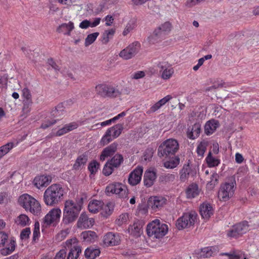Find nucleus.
<instances>
[{
	"label": "nucleus",
	"mask_w": 259,
	"mask_h": 259,
	"mask_svg": "<svg viewBox=\"0 0 259 259\" xmlns=\"http://www.w3.org/2000/svg\"><path fill=\"white\" fill-rule=\"evenodd\" d=\"M145 76V73L143 71H138L136 72H134L131 75V78L132 79H138L144 77Z\"/></svg>",
	"instance_id": "62"
},
{
	"label": "nucleus",
	"mask_w": 259,
	"mask_h": 259,
	"mask_svg": "<svg viewBox=\"0 0 259 259\" xmlns=\"http://www.w3.org/2000/svg\"><path fill=\"white\" fill-rule=\"evenodd\" d=\"M219 175L215 172H213L210 178V180L207 181V187L211 189L217 184L219 179Z\"/></svg>",
	"instance_id": "45"
},
{
	"label": "nucleus",
	"mask_w": 259,
	"mask_h": 259,
	"mask_svg": "<svg viewBox=\"0 0 259 259\" xmlns=\"http://www.w3.org/2000/svg\"><path fill=\"white\" fill-rule=\"evenodd\" d=\"M205 161L209 167L218 166L220 163V160L213 157L211 152H209L205 158Z\"/></svg>",
	"instance_id": "41"
},
{
	"label": "nucleus",
	"mask_w": 259,
	"mask_h": 259,
	"mask_svg": "<svg viewBox=\"0 0 259 259\" xmlns=\"http://www.w3.org/2000/svg\"><path fill=\"white\" fill-rule=\"evenodd\" d=\"M63 246L69 250L67 259H77L81 252V247L76 238L67 240L63 243Z\"/></svg>",
	"instance_id": "7"
},
{
	"label": "nucleus",
	"mask_w": 259,
	"mask_h": 259,
	"mask_svg": "<svg viewBox=\"0 0 259 259\" xmlns=\"http://www.w3.org/2000/svg\"><path fill=\"white\" fill-rule=\"evenodd\" d=\"M172 99V97L170 95H167L159 101L155 103L153 105L150 109L146 112L147 114H151L157 111L158 110L161 108L162 106L164 105L167 102L169 101Z\"/></svg>",
	"instance_id": "24"
},
{
	"label": "nucleus",
	"mask_w": 259,
	"mask_h": 259,
	"mask_svg": "<svg viewBox=\"0 0 259 259\" xmlns=\"http://www.w3.org/2000/svg\"><path fill=\"white\" fill-rule=\"evenodd\" d=\"M100 254V249L92 246L87 248L84 251V255L88 259H95Z\"/></svg>",
	"instance_id": "33"
},
{
	"label": "nucleus",
	"mask_w": 259,
	"mask_h": 259,
	"mask_svg": "<svg viewBox=\"0 0 259 259\" xmlns=\"http://www.w3.org/2000/svg\"><path fill=\"white\" fill-rule=\"evenodd\" d=\"M65 126L66 129L67 130L68 132H69L70 131H71L77 128V127L78 126V124L75 122H73L67 124Z\"/></svg>",
	"instance_id": "64"
},
{
	"label": "nucleus",
	"mask_w": 259,
	"mask_h": 259,
	"mask_svg": "<svg viewBox=\"0 0 259 259\" xmlns=\"http://www.w3.org/2000/svg\"><path fill=\"white\" fill-rule=\"evenodd\" d=\"M236 226L238 229L239 232L241 236L243 234L246 233L249 230V225L247 221H243L241 223L236 224Z\"/></svg>",
	"instance_id": "47"
},
{
	"label": "nucleus",
	"mask_w": 259,
	"mask_h": 259,
	"mask_svg": "<svg viewBox=\"0 0 259 259\" xmlns=\"http://www.w3.org/2000/svg\"><path fill=\"white\" fill-rule=\"evenodd\" d=\"M114 168L115 167L108 161L104 166L103 174L106 176H109L113 172Z\"/></svg>",
	"instance_id": "53"
},
{
	"label": "nucleus",
	"mask_w": 259,
	"mask_h": 259,
	"mask_svg": "<svg viewBox=\"0 0 259 259\" xmlns=\"http://www.w3.org/2000/svg\"><path fill=\"white\" fill-rule=\"evenodd\" d=\"M176 178V176L172 174H163L159 177V181L162 183H167L173 182Z\"/></svg>",
	"instance_id": "42"
},
{
	"label": "nucleus",
	"mask_w": 259,
	"mask_h": 259,
	"mask_svg": "<svg viewBox=\"0 0 259 259\" xmlns=\"http://www.w3.org/2000/svg\"><path fill=\"white\" fill-rule=\"evenodd\" d=\"M61 210L60 208H55L51 209L44 218V223L47 226L55 225L60 218Z\"/></svg>",
	"instance_id": "13"
},
{
	"label": "nucleus",
	"mask_w": 259,
	"mask_h": 259,
	"mask_svg": "<svg viewBox=\"0 0 259 259\" xmlns=\"http://www.w3.org/2000/svg\"><path fill=\"white\" fill-rule=\"evenodd\" d=\"M117 144L115 143H113L105 148L101 154L100 157V160L103 161L107 157L114 154L117 150Z\"/></svg>",
	"instance_id": "25"
},
{
	"label": "nucleus",
	"mask_w": 259,
	"mask_h": 259,
	"mask_svg": "<svg viewBox=\"0 0 259 259\" xmlns=\"http://www.w3.org/2000/svg\"><path fill=\"white\" fill-rule=\"evenodd\" d=\"M199 193L198 187L196 184H192L188 188L186 194L188 198H192L196 197Z\"/></svg>",
	"instance_id": "39"
},
{
	"label": "nucleus",
	"mask_w": 259,
	"mask_h": 259,
	"mask_svg": "<svg viewBox=\"0 0 259 259\" xmlns=\"http://www.w3.org/2000/svg\"><path fill=\"white\" fill-rule=\"evenodd\" d=\"M112 166L119 167L123 161V156L119 154H115L110 160H108Z\"/></svg>",
	"instance_id": "40"
},
{
	"label": "nucleus",
	"mask_w": 259,
	"mask_h": 259,
	"mask_svg": "<svg viewBox=\"0 0 259 259\" xmlns=\"http://www.w3.org/2000/svg\"><path fill=\"white\" fill-rule=\"evenodd\" d=\"M74 28L73 22L69 21L68 23H64L60 25L57 28V32L65 35L70 36L71 31Z\"/></svg>",
	"instance_id": "21"
},
{
	"label": "nucleus",
	"mask_w": 259,
	"mask_h": 259,
	"mask_svg": "<svg viewBox=\"0 0 259 259\" xmlns=\"http://www.w3.org/2000/svg\"><path fill=\"white\" fill-rule=\"evenodd\" d=\"M157 66L159 69L161 77L163 79H169L174 73L173 68L168 62H160L158 64Z\"/></svg>",
	"instance_id": "14"
},
{
	"label": "nucleus",
	"mask_w": 259,
	"mask_h": 259,
	"mask_svg": "<svg viewBox=\"0 0 259 259\" xmlns=\"http://www.w3.org/2000/svg\"><path fill=\"white\" fill-rule=\"evenodd\" d=\"M214 250V247L212 246L205 247L202 249L201 255L205 257H209L212 256Z\"/></svg>",
	"instance_id": "55"
},
{
	"label": "nucleus",
	"mask_w": 259,
	"mask_h": 259,
	"mask_svg": "<svg viewBox=\"0 0 259 259\" xmlns=\"http://www.w3.org/2000/svg\"><path fill=\"white\" fill-rule=\"evenodd\" d=\"M95 91L98 95L103 98H115L121 95L117 87L111 84H99L96 86Z\"/></svg>",
	"instance_id": "6"
},
{
	"label": "nucleus",
	"mask_w": 259,
	"mask_h": 259,
	"mask_svg": "<svg viewBox=\"0 0 259 259\" xmlns=\"http://www.w3.org/2000/svg\"><path fill=\"white\" fill-rule=\"evenodd\" d=\"M66 256L65 249H61L56 255L54 259H65Z\"/></svg>",
	"instance_id": "63"
},
{
	"label": "nucleus",
	"mask_w": 259,
	"mask_h": 259,
	"mask_svg": "<svg viewBox=\"0 0 259 259\" xmlns=\"http://www.w3.org/2000/svg\"><path fill=\"white\" fill-rule=\"evenodd\" d=\"M99 164L96 161L91 162L88 166V169L91 174L96 172L99 168Z\"/></svg>",
	"instance_id": "58"
},
{
	"label": "nucleus",
	"mask_w": 259,
	"mask_h": 259,
	"mask_svg": "<svg viewBox=\"0 0 259 259\" xmlns=\"http://www.w3.org/2000/svg\"><path fill=\"white\" fill-rule=\"evenodd\" d=\"M94 224V220L90 218L84 212H82L77 221L76 225L78 228L81 229H88L92 227Z\"/></svg>",
	"instance_id": "16"
},
{
	"label": "nucleus",
	"mask_w": 259,
	"mask_h": 259,
	"mask_svg": "<svg viewBox=\"0 0 259 259\" xmlns=\"http://www.w3.org/2000/svg\"><path fill=\"white\" fill-rule=\"evenodd\" d=\"M51 181V179L49 176L42 175L36 177L33 180V183L36 187L40 189L48 185Z\"/></svg>",
	"instance_id": "26"
},
{
	"label": "nucleus",
	"mask_w": 259,
	"mask_h": 259,
	"mask_svg": "<svg viewBox=\"0 0 259 259\" xmlns=\"http://www.w3.org/2000/svg\"><path fill=\"white\" fill-rule=\"evenodd\" d=\"M120 238L118 234L112 232H108L105 234L103 238V243L106 246L117 245L120 243Z\"/></svg>",
	"instance_id": "17"
},
{
	"label": "nucleus",
	"mask_w": 259,
	"mask_h": 259,
	"mask_svg": "<svg viewBox=\"0 0 259 259\" xmlns=\"http://www.w3.org/2000/svg\"><path fill=\"white\" fill-rule=\"evenodd\" d=\"M128 220V214L127 213L121 214L118 218L116 220L115 223L119 226L126 223Z\"/></svg>",
	"instance_id": "51"
},
{
	"label": "nucleus",
	"mask_w": 259,
	"mask_h": 259,
	"mask_svg": "<svg viewBox=\"0 0 259 259\" xmlns=\"http://www.w3.org/2000/svg\"><path fill=\"white\" fill-rule=\"evenodd\" d=\"M105 193L108 196L115 194L118 195L120 198H126L127 197L128 190L121 183H113L107 186Z\"/></svg>",
	"instance_id": "9"
},
{
	"label": "nucleus",
	"mask_w": 259,
	"mask_h": 259,
	"mask_svg": "<svg viewBox=\"0 0 259 259\" xmlns=\"http://www.w3.org/2000/svg\"><path fill=\"white\" fill-rule=\"evenodd\" d=\"M19 204L26 211L34 215H39L41 212V206L39 202L28 194L21 195L18 199Z\"/></svg>",
	"instance_id": "3"
},
{
	"label": "nucleus",
	"mask_w": 259,
	"mask_h": 259,
	"mask_svg": "<svg viewBox=\"0 0 259 259\" xmlns=\"http://www.w3.org/2000/svg\"><path fill=\"white\" fill-rule=\"evenodd\" d=\"M141 44L138 41L130 44L119 53V56L123 60H129L135 57L140 51Z\"/></svg>",
	"instance_id": "11"
},
{
	"label": "nucleus",
	"mask_w": 259,
	"mask_h": 259,
	"mask_svg": "<svg viewBox=\"0 0 259 259\" xmlns=\"http://www.w3.org/2000/svg\"><path fill=\"white\" fill-rule=\"evenodd\" d=\"M157 178L156 171L153 169H147L144 175V183L147 187H150L155 182Z\"/></svg>",
	"instance_id": "18"
},
{
	"label": "nucleus",
	"mask_w": 259,
	"mask_h": 259,
	"mask_svg": "<svg viewBox=\"0 0 259 259\" xmlns=\"http://www.w3.org/2000/svg\"><path fill=\"white\" fill-rule=\"evenodd\" d=\"M31 231L29 228H26L23 229L20 233V238L21 239H27L29 235L30 234Z\"/></svg>",
	"instance_id": "60"
},
{
	"label": "nucleus",
	"mask_w": 259,
	"mask_h": 259,
	"mask_svg": "<svg viewBox=\"0 0 259 259\" xmlns=\"http://www.w3.org/2000/svg\"><path fill=\"white\" fill-rule=\"evenodd\" d=\"M115 32V29L113 28L105 30L102 35V43L104 45L107 44L110 39L113 38Z\"/></svg>",
	"instance_id": "36"
},
{
	"label": "nucleus",
	"mask_w": 259,
	"mask_h": 259,
	"mask_svg": "<svg viewBox=\"0 0 259 259\" xmlns=\"http://www.w3.org/2000/svg\"><path fill=\"white\" fill-rule=\"evenodd\" d=\"M88 161V157L84 154L81 155L76 159L73 167L75 170L82 169Z\"/></svg>",
	"instance_id": "34"
},
{
	"label": "nucleus",
	"mask_w": 259,
	"mask_h": 259,
	"mask_svg": "<svg viewBox=\"0 0 259 259\" xmlns=\"http://www.w3.org/2000/svg\"><path fill=\"white\" fill-rule=\"evenodd\" d=\"M166 33L158 26L153 31L152 34L148 37L149 41L155 44L164 39Z\"/></svg>",
	"instance_id": "20"
},
{
	"label": "nucleus",
	"mask_w": 259,
	"mask_h": 259,
	"mask_svg": "<svg viewBox=\"0 0 259 259\" xmlns=\"http://www.w3.org/2000/svg\"><path fill=\"white\" fill-rule=\"evenodd\" d=\"M179 145L178 141L174 139L164 141L158 147V155L159 157H167L175 154L178 151Z\"/></svg>",
	"instance_id": "5"
},
{
	"label": "nucleus",
	"mask_w": 259,
	"mask_h": 259,
	"mask_svg": "<svg viewBox=\"0 0 259 259\" xmlns=\"http://www.w3.org/2000/svg\"><path fill=\"white\" fill-rule=\"evenodd\" d=\"M82 208L80 201L67 200L64 203L63 220L65 224L75 221Z\"/></svg>",
	"instance_id": "1"
},
{
	"label": "nucleus",
	"mask_w": 259,
	"mask_h": 259,
	"mask_svg": "<svg viewBox=\"0 0 259 259\" xmlns=\"http://www.w3.org/2000/svg\"><path fill=\"white\" fill-rule=\"evenodd\" d=\"M80 236L83 241L88 243L94 242L97 238L96 233L90 230L83 231L81 233Z\"/></svg>",
	"instance_id": "30"
},
{
	"label": "nucleus",
	"mask_w": 259,
	"mask_h": 259,
	"mask_svg": "<svg viewBox=\"0 0 259 259\" xmlns=\"http://www.w3.org/2000/svg\"><path fill=\"white\" fill-rule=\"evenodd\" d=\"M162 30L167 35L171 30V25L169 22H165L159 26Z\"/></svg>",
	"instance_id": "57"
},
{
	"label": "nucleus",
	"mask_w": 259,
	"mask_h": 259,
	"mask_svg": "<svg viewBox=\"0 0 259 259\" xmlns=\"http://www.w3.org/2000/svg\"><path fill=\"white\" fill-rule=\"evenodd\" d=\"M197 214L194 211L185 213L176 222V226L179 230H183L193 226L196 221Z\"/></svg>",
	"instance_id": "8"
},
{
	"label": "nucleus",
	"mask_w": 259,
	"mask_h": 259,
	"mask_svg": "<svg viewBox=\"0 0 259 259\" xmlns=\"http://www.w3.org/2000/svg\"><path fill=\"white\" fill-rule=\"evenodd\" d=\"M227 236L230 238H236L241 236V234L239 232L236 225H234L232 228L227 232Z\"/></svg>",
	"instance_id": "50"
},
{
	"label": "nucleus",
	"mask_w": 259,
	"mask_h": 259,
	"mask_svg": "<svg viewBox=\"0 0 259 259\" xmlns=\"http://www.w3.org/2000/svg\"><path fill=\"white\" fill-rule=\"evenodd\" d=\"M236 183H225L221 185L218 192V198L222 201H227L234 195Z\"/></svg>",
	"instance_id": "10"
},
{
	"label": "nucleus",
	"mask_w": 259,
	"mask_h": 259,
	"mask_svg": "<svg viewBox=\"0 0 259 259\" xmlns=\"http://www.w3.org/2000/svg\"><path fill=\"white\" fill-rule=\"evenodd\" d=\"M143 225L139 221H136L128 227V231L131 235L135 237H139L142 233Z\"/></svg>",
	"instance_id": "27"
},
{
	"label": "nucleus",
	"mask_w": 259,
	"mask_h": 259,
	"mask_svg": "<svg viewBox=\"0 0 259 259\" xmlns=\"http://www.w3.org/2000/svg\"><path fill=\"white\" fill-rule=\"evenodd\" d=\"M213 209L209 203L205 202L200 205V213L205 220H208L213 214Z\"/></svg>",
	"instance_id": "22"
},
{
	"label": "nucleus",
	"mask_w": 259,
	"mask_h": 259,
	"mask_svg": "<svg viewBox=\"0 0 259 259\" xmlns=\"http://www.w3.org/2000/svg\"><path fill=\"white\" fill-rule=\"evenodd\" d=\"M207 143L204 141L201 142L198 145L196 152L198 156L202 157L204 155L205 152L206 150Z\"/></svg>",
	"instance_id": "48"
},
{
	"label": "nucleus",
	"mask_w": 259,
	"mask_h": 259,
	"mask_svg": "<svg viewBox=\"0 0 259 259\" xmlns=\"http://www.w3.org/2000/svg\"><path fill=\"white\" fill-rule=\"evenodd\" d=\"M102 205L103 201L97 200H93L89 203V210L92 213H96L100 210Z\"/></svg>",
	"instance_id": "32"
},
{
	"label": "nucleus",
	"mask_w": 259,
	"mask_h": 259,
	"mask_svg": "<svg viewBox=\"0 0 259 259\" xmlns=\"http://www.w3.org/2000/svg\"><path fill=\"white\" fill-rule=\"evenodd\" d=\"M143 169L142 166H138L129 175L128 182L131 186H136L141 181Z\"/></svg>",
	"instance_id": "15"
},
{
	"label": "nucleus",
	"mask_w": 259,
	"mask_h": 259,
	"mask_svg": "<svg viewBox=\"0 0 259 259\" xmlns=\"http://www.w3.org/2000/svg\"><path fill=\"white\" fill-rule=\"evenodd\" d=\"M146 231L149 237L159 239L166 234L168 227L166 225L161 223L159 220L156 219L148 224Z\"/></svg>",
	"instance_id": "4"
},
{
	"label": "nucleus",
	"mask_w": 259,
	"mask_h": 259,
	"mask_svg": "<svg viewBox=\"0 0 259 259\" xmlns=\"http://www.w3.org/2000/svg\"><path fill=\"white\" fill-rule=\"evenodd\" d=\"M200 132L201 125L199 123H196L191 128L189 127L188 129V137L190 139L194 140L199 136Z\"/></svg>",
	"instance_id": "29"
},
{
	"label": "nucleus",
	"mask_w": 259,
	"mask_h": 259,
	"mask_svg": "<svg viewBox=\"0 0 259 259\" xmlns=\"http://www.w3.org/2000/svg\"><path fill=\"white\" fill-rule=\"evenodd\" d=\"M99 35V33L98 32L89 34L85 39V46L88 47L93 44L96 40Z\"/></svg>",
	"instance_id": "49"
},
{
	"label": "nucleus",
	"mask_w": 259,
	"mask_h": 259,
	"mask_svg": "<svg viewBox=\"0 0 259 259\" xmlns=\"http://www.w3.org/2000/svg\"><path fill=\"white\" fill-rule=\"evenodd\" d=\"M123 129V125L121 124H117L109 128L107 131H110L109 134L114 139L117 138L121 133Z\"/></svg>",
	"instance_id": "37"
},
{
	"label": "nucleus",
	"mask_w": 259,
	"mask_h": 259,
	"mask_svg": "<svg viewBox=\"0 0 259 259\" xmlns=\"http://www.w3.org/2000/svg\"><path fill=\"white\" fill-rule=\"evenodd\" d=\"M113 210V205L111 203H108L105 204L103 202V205L101 207V214L104 217H108L111 214Z\"/></svg>",
	"instance_id": "38"
},
{
	"label": "nucleus",
	"mask_w": 259,
	"mask_h": 259,
	"mask_svg": "<svg viewBox=\"0 0 259 259\" xmlns=\"http://www.w3.org/2000/svg\"><path fill=\"white\" fill-rule=\"evenodd\" d=\"M191 171V168L190 166L189 162L184 164L182 169L180 171V179L181 181L183 182L186 181L189 177Z\"/></svg>",
	"instance_id": "31"
},
{
	"label": "nucleus",
	"mask_w": 259,
	"mask_h": 259,
	"mask_svg": "<svg viewBox=\"0 0 259 259\" xmlns=\"http://www.w3.org/2000/svg\"><path fill=\"white\" fill-rule=\"evenodd\" d=\"M109 132L110 131H107L105 135L101 139L100 144L101 145L104 146L107 145L114 139L111 136V134H109Z\"/></svg>",
	"instance_id": "52"
},
{
	"label": "nucleus",
	"mask_w": 259,
	"mask_h": 259,
	"mask_svg": "<svg viewBox=\"0 0 259 259\" xmlns=\"http://www.w3.org/2000/svg\"><path fill=\"white\" fill-rule=\"evenodd\" d=\"M23 98V110L28 109L32 104V96L30 90L25 88L22 90Z\"/></svg>",
	"instance_id": "23"
},
{
	"label": "nucleus",
	"mask_w": 259,
	"mask_h": 259,
	"mask_svg": "<svg viewBox=\"0 0 259 259\" xmlns=\"http://www.w3.org/2000/svg\"><path fill=\"white\" fill-rule=\"evenodd\" d=\"M206 0H186L185 6L188 8H192L196 6L200 5Z\"/></svg>",
	"instance_id": "54"
},
{
	"label": "nucleus",
	"mask_w": 259,
	"mask_h": 259,
	"mask_svg": "<svg viewBox=\"0 0 259 259\" xmlns=\"http://www.w3.org/2000/svg\"><path fill=\"white\" fill-rule=\"evenodd\" d=\"M29 218L25 214H21L15 220V223L21 227H25L30 224Z\"/></svg>",
	"instance_id": "35"
},
{
	"label": "nucleus",
	"mask_w": 259,
	"mask_h": 259,
	"mask_svg": "<svg viewBox=\"0 0 259 259\" xmlns=\"http://www.w3.org/2000/svg\"><path fill=\"white\" fill-rule=\"evenodd\" d=\"M63 195L64 190L61 185L53 184L49 186L44 192V202L48 206H54L61 200Z\"/></svg>",
	"instance_id": "2"
},
{
	"label": "nucleus",
	"mask_w": 259,
	"mask_h": 259,
	"mask_svg": "<svg viewBox=\"0 0 259 259\" xmlns=\"http://www.w3.org/2000/svg\"><path fill=\"white\" fill-rule=\"evenodd\" d=\"M136 22L135 20H130L125 26L122 32V35L123 36H126L136 28Z\"/></svg>",
	"instance_id": "43"
},
{
	"label": "nucleus",
	"mask_w": 259,
	"mask_h": 259,
	"mask_svg": "<svg viewBox=\"0 0 259 259\" xmlns=\"http://www.w3.org/2000/svg\"><path fill=\"white\" fill-rule=\"evenodd\" d=\"M223 255L228 256L229 259H240L242 257V254L239 251H233L230 253H224Z\"/></svg>",
	"instance_id": "56"
},
{
	"label": "nucleus",
	"mask_w": 259,
	"mask_h": 259,
	"mask_svg": "<svg viewBox=\"0 0 259 259\" xmlns=\"http://www.w3.org/2000/svg\"><path fill=\"white\" fill-rule=\"evenodd\" d=\"M8 240V235L4 232H0V247L4 246ZM16 245L14 238H10L8 246L1 250V254L5 256L11 254L15 250Z\"/></svg>",
	"instance_id": "12"
},
{
	"label": "nucleus",
	"mask_w": 259,
	"mask_h": 259,
	"mask_svg": "<svg viewBox=\"0 0 259 259\" xmlns=\"http://www.w3.org/2000/svg\"><path fill=\"white\" fill-rule=\"evenodd\" d=\"M16 145L14 144V143L9 142L6 144L0 147V153H1L3 156H5Z\"/></svg>",
	"instance_id": "46"
},
{
	"label": "nucleus",
	"mask_w": 259,
	"mask_h": 259,
	"mask_svg": "<svg viewBox=\"0 0 259 259\" xmlns=\"http://www.w3.org/2000/svg\"><path fill=\"white\" fill-rule=\"evenodd\" d=\"M180 163V158L176 157L169 161H165L164 163V166L166 168L172 169L176 167Z\"/></svg>",
	"instance_id": "44"
},
{
	"label": "nucleus",
	"mask_w": 259,
	"mask_h": 259,
	"mask_svg": "<svg viewBox=\"0 0 259 259\" xmlns=\"http://www.w3.org/2000/svg\"><path fill=\"white\" fill-rule=\"evenodd\" d=\"M166 199L162 196H153L149 199V203L152 209L157 211L162 207L166 203Z\"/></svg>",
	"instance_id": "19"
},
{
	"label": "nucleus",
	"mask_w": 259,
	"mask_h": 259,
	"mask_svg": "<svg viewBox=\"0 0 259 259\" xmlns=\"http://www.w3.org/2000/svg\"><path fill=\"white\" fill-rule=\"evenodd\" d=\"M39 234V223L38 222H35L34 225V229L33 231V239L35 240L36 238H38Z\"/></svg>",
	"instance_id": "59"
},
{
	"label": "nucleus",
	"mask_w": 259,
	"mask_h": 259,
	"mask_svg": "<svg viewBox=\"0 0 259 259\" xmlns=\"http://www.w3.org/2000/svg\"><path fill=\"white\" fill-rule=\"evenodd\" d=\"M219 122L215 119H211L207 121L204 126L205 133L207 135L212 134L219 126Z\"/></svg>",
	"instance_id": "28"
},
{
	"label": "nucleus",
	"mask_w": 259,
	"mask_h": 259,
	"mask_svg": "<svg viewBox=\"0 0 259 259\" xmlns=\"http://www.w3.org/2000/svg\"><path fill=\"white\" fill-rule=\"evenodd\" d=\"M56 122H57V120H54V119L52 120H46L45 122H44L41 124L40 127L43 129H46L48 127L51 126V125L55 124Z\"/></svg>",
	"instance_id": "61"
}]
</instances>
